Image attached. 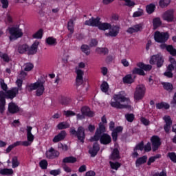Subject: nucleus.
Segmentation results:
<instances>
[{"label": "nucleus", "instance_id": "nucleus-51", "mask_svg": "<svg viewBox=\"0 0 176 176\" xmlns=\"http://www.w3.org/2000/svg\"><path fill=\"white\" fill-rule=\"evenodd\" d=\"M125 2V6H128L129 8H134L135 6V3L131 0H121Z\"/></svg>", "mask_w": 176, "mask_h": 176}, {"label": "nucleus", "instance_id": "nucleus-8", "mask_svg": "<svg viewBox=\"0 0 176 176\" xmlns=\"http://www.w3.org/2000/svg\"><path fill=\"white\" fill-rule=\"evenodd\" d=\"M168 38L169 35L168 32H160L159 31L155 32L154 39L155 42L164 43V42L168 40Z\"/></svg>", "mask_w": 176, "mask_h": 176}, {"label": "nucleus", "instance_id": "nucleus-29", "mask_svg": "<svg viewBox=\"0 0 176 176\" xmlns=\"http://www.w3.org/2000/svg\"><path fill=\"white\" fill-rule=\"evenodd\" d=\"M137 66L139 67V68L144 69V71H151L152 69V65H145L142 63H138Z\"/></svg>", "mask_w": 176, "mask_h": 176}, {"label": "nucleus", "instance_id": "nucleus-41", "mask_svg": "<svg viewBox=\"0 0 176 176\" xmlns=\"http://www.w3.org/2000/svg\"><path fill=\"white\" fill-rule=\"evenodd\" d=\"M166 50L171 54V56H176V50L173 45H167Z\"/></svg>", "mask_w": 176, "mask_h": 176}, {"label": "nucleus", "instance_id": "nucleus-1", "mask_svg": "<svg viewBox=\"0 0 176 176\" xmlns=\"http://www.w3.org/2000/svg\"><path fill=\"white\" fill-rule=\"evenodd\" d=\"M110 104L113 108H117V109H123L124 108L131 109L130 99L122 94L114 95L111 100Z\"/></svg>", "mask_w": 176, "mask_h": 176}, {"label": "nucleus", "instance_id": "nucleus-63", "mask_svg": "<svg viewBox=\"0 0 176 176\" xmlns=\"http://www.w3.org/2000/svg\"><path fill=\"white\" fill-rule=\"evenodd\" d=\"M125 118L127 121L131 122L134 120V114H126Z\"/></svg>", "mask_w": 176, "mask_h": 176}, {"label": "nucleus", "instance_id": "nucleus-64", "mask_svg": "<svg viewBox=\"0 0 176 176\" xmlns=\"http://www.w3.org/2000/svg\"><path fill=\"white\" fill-rule=\"evenodd\" d=\"M144 149V142H141L140 144H138L135 147V151H143Z\"/></svg>", "mask_w": 176, "mask_h": 176}, {"label": "nucleus", "instance_id": "nucleus-59", "mask_svg": "<svg viewBox=\"0 0 176 176\" xmlns=\"http://www.w3.org/2000/svg\"><path fill=\"white\" fill-rule=\"evenodd\" d=\"M50 174L54 176L60 175L61 174V170L60 169L52 170L51 171H50Z\"/></svg>", "mask_w": 176, "mask_h": 176}, {"label": "nucleus", "instance_id": "nucleus-55", "mask_svg": "<svg viewBox=\"0 0 176 176\" xmlns=\"http://www.w3.org/2000/svg\"><path fill=\"white\" fill-rule=\"evenodd\" d=\"M3 9H8L9 8V0H0Z\"/></svg>", "mask_w": 176, "mask_h": 176}, {"label": "nucleus", "instance_id": "nucleus-35", "mask_svg": "<svg viewBox=\"0 0 176 176\" xmlns=\"http://www.w3.org/2000/svg\"><path fill=\"white\" fill-rule=\"evenodd\" d=\"M100 89L103 93H107L109 90V85L107 81H104L100 86Z\"/></svg>", "mask_w": 176, "mask_h": 176}, {"label": "nucleus", "instance_id": "nucleus-50", "mask_svg": "<svg viewBox=\"0 0 176 176\" xmlns=\"http://www.w3.org/2000/svg\"><path fill=\"white\" fill-rule=\"evenodd\" d=\"M132 72L134 74H137L138 75H142V76L145 75V72H144V70H142V68L138 69V68L135 67L133 69Z\"/></svg>", "mask_w": 176, "mask_h": 176}, {"label": "nucleus", "instance_id": "nucleus-40", "mask_svg": "<svg viewBox=\"0 0 176 176\" xmlns=\"http://www.w3.org/2000/svg\"><path fill=\"white\" fill-rule=\"evenodd\" d=\"M162 85L164 89H165V90H167V91H173V84L170 82H162Z\"/></svg>", "mask_w": 176, "mask_h": 176}, {"label": "nucleus", "instance_id": "nucleus-22", "mask_svg": "<svg viewBox=\"0 0 176 176\" xmlns=\"http://www.w3.org/2000/svg\"><path fill=\"white\" fill-rule=\"evenodd\" d=\"M8 111L10 113H17L20 111L19 106L13 102L8 104Z\"/></svg>", "mask_w": 176, "mask_h": 176}, {"label": "nucleus", "instance_id": "nucleus-54", "mask_svg": "<svg viewBox=\"0 0 176 176\" xmlns=\"http://www.w3.org/2000/svg\"><path fill=\"white\" fill-rule=\"evenodd\" d=\"M42 35H43V31L42 30H39L37 32L33 34V38L41 39L42 38Z\"/></svg>", "mask_w": 176, "mask_h": 176}, {"label": "nucleus", "instance_id": "nucleus-15", "mask_svg": "<svg viewBox=\"0 0 176 176\" xmlns=\"http://www.w3.org/2000/svg\"><path fill=\"white\" fill-rule=\"evenodd\" d=\"M46 157H47V159H54L56 157H58V156H60V153L56 150H54V148H53V147H51L50 148V150H48L46 153Z\"/></svg>", "mask_w": 176, "mask_h": 176}, {"label": "nucleus", "instance_id": "nucleus-32", "mask_svg": "<svg viewBox=\"0 0 176 176\" xmlns=\"http://www.w3.org/2000/svg\"><path fill=\"white\" fill-rule=\"evenodd\" d=\"M46 43L50 45V46H56V45H57V40L54 37H48L46 39Z\"/></svg>", "mask_w": 176, "mask_h": 176}, {"label": "nucleus", "instance_id": "nucleus-27", "mask_svg": "<svg viewBox=\"0 0 176 176\" xmlns=\"http://www.w3.org/2000/svg\"><path fill=\"white\" fill-rule=\"evenodd\" d=\"M110 159L111 160H116V159H120V155H119V150L118 148H114L110 155Z\"/></svg>", "mask_w": 176, "mask_h": 176}, {"label": "nucleus", "instance_id": "nucleus-4", "mask_svg": "<svg viewBox=\"0 0 176 176\" xmlns=\"http://www.w3.org/2000/svg\"><path fill=\"white\" fill-rule=\"evenodd\" d=\"M27 90L28 91H32V90L36 91V95L37 97H41L42 94L45 92V86H43V82H36L33 84H30L27 87Z\"/></svg>", "mask_w": 176, "mask_h": 176}, {"label": "nucleus", "instance_id": "nucleus-57", "mask_svg": "<svg viewBox=\"0 0 176 176\" xmlns=\"http://www.w3.org/2000/svg\"><path fill=\"white\" fill-rule=\"evenodd\" d=\"M40 167L43 170H46L47 168V161L43 160L40 162Z\"/></svg>", "mask_w": 176, "mask_h": 176}, {"label": "nucleus", "instance_id": "nucleus-26", "mask_svg": "<svg viewBox=\"0 0 176 176\" xmlns=\"http://www.w3.org/2000/svg\"><path fill=\"white\" fill-rule=\"evenodd\" d=\"M146 160H148V157L146 155L138 158L135 162L136 167H140L142 164H144V163H146Z\"/></svg>", "mask_w": 176, "mask_h": 176}, {"label": "nucleus", "instance_id": "nucleus-16", "mask_svg": "<svg viewBox=\"0 0 176 176\" xmlns=\"http://www.w3.org/2000/svg\"><path fill=\"white\" fill-rule=\"evenodd\" d=\"M140 31H142V24L141 23L128 28L126 32H128V34H135V32H140Z\"/></svg>", "mask_w": 176, "mask_h": 176}, {"label": "nucleus", "instance_id": "nucleus-58", "mask_svg": "<svg viewBox=\"0 0 176 176\" xmlns=\"http://www.w3.org/2000/svg\"><path fill=\"white\" fill-rule=\"evenodd\" d=\"M168 156L169 159H170V160L172 162H173V163H176V155H175V153H168Z\"/></svg>", "mask_w": 176, "mask_h": 176}, {"label": "nucleus", "instance_id": "nucleus-37", "mask_svg": "<svg viewBox=\"0 0 176 176\" xmlns=\"http://www.w3.org/2000/svg\"><path fill=\"white\" fill-rule=\"evenodd\" d=\"M170 2L171 0H160L159 5L160 8H167V6L170 5Z\"/></svg>", "mask_w": 176, "mask_h": 176}, {"label": "nucleus", "instance_id": "nucleus-6", "mask_svg": "<svg viewBox=\"0 0 176 176\" xmlns=\"http://www.w3.org/2000/svg\"><path fill=\"white\" fill-rule=\"evenodd\" d=\"M145 91L146 88L144 85H138L134 93L135 101H140V100H142L145 96Z\"/></svg>", "mask_w": 176, "mask_h": 176}, {"label": "nucleus", "instance_id": "nucleus-19", "mask_svg": "<svg viewBox=\"0 0 176 176\" xmlns=\"http://www.w3.org/2000/svg\"><path fill=\"white\" fill-rule=\"evenodd\" d=\"M6 104V100H5V92L3 91H0V112L3 113L5 111V104Z\"/></svg>", "mask_w": 176, "mask_h": 176}, {"label": "nucleus", "instance_id": "nucleus-13", "mask_svg": "<svg viewBox=\"0 0 176 176\" xmlns=\"http://www.w3.org/2000/svg\"><path fill=\"white\" fill-rule=\"evenodd\" d=\"M17 94H19V88L14 87L4 93V100L5 98L13 100V98H14Z\"/></svg>", "mask_w": 176, "mask_h": 176}, {"label": "nucleus", "instance_id": "nucleus-28", "mask_svg": "<svg viewBox=\"0 0 176 176\" xmlns=\"http://www.w3.org/2000/svg\"><path fill=\"white\" fill-rule=\"evenodd\" d=\"M25 52H28V45L27 44L19 45L18 46V52L23 54Z\"/></svg>", "mask_w": 176, "mask_h": 176}, {"label": "nucleus", "instance_id": "nucleus-7", "mask_svg": "<svg viewBox=\"0 0 176 176\" xmlns=\"http://www.w3.org/2000/svg\"><path fill=\"white\" fill-rule=\"evenodd\" d=\"M70 133L72 135H76L78 140L82 144L85 142V129L82 126L78 127V130H75V128L70 129Z\"/></svg>", "mask_w": 176, "mask_h": 176}, {"label": "nucleus", "instance_id": "nucleus-45", "mask_svg": "<svg viewBox=\"0 0 176 176\" xmlns=\"http://www.w3.org/2000/svg\"><path fill=\"white\" fill-rule=\"evenodd\" d=\"M96 52L98 54H108V49L107 48L98 47L96 49Z\"/></svg>", "mask_w": 176, "mask_h": 176}, {"label": "nucleus", "instance_id": "nucleus-2", "mask_svg": "<svg viewBox=\"0 0 176 176\" xmlns=\"http://www.w3.org/2000/svg\"><path fill=\"white\" fill-rule=\"evenodd\" d=\"M101 19L100 17L96 18H91L90 19L86 21L85 22V25H89L91 27H98L99 30L102 31H107V30H109L111 28V24L109 23H101L100 21Z\"/></svg>", "mask_w": 176, "mask_h": 176}, {"label": "nucleus", "instance_id": "nucleus-25", "mask_svg": "<svg viewBox=\"0 0 176 176\" xmlns=\"http://www.w3.org/2000/svg\"><path fill=\"white\" fill-rule=\"evenodd\" d=\"M71 101H72V100L70 98H67L65 96H61L59 100L60 104H61V105H64L65 107L69 105V104H71Z\"/></svg>", "mask_w": 176, "mask_h": 176}, {"label": "nucleus", "instance_id": "nucleus-48", "mask_svg": "<svg viewBox=\"0 0 176 176\" xmlns=\"http://www.w3.org/2000/svg\"><path fill=\"white\" fill-rule=\"evenodd\" d=\"M67 28L70 31V34H74V21L70 19L67 23Z\"/></svg>", "mask_w": 176, "mask_h": 176}, {"label": "nucleus", "instance_id": "nucleus-24", "mask_svg": "<svg viewBox=\"0 0 176 176\" xmlns=\"http://www.w3.org/2000/svg\"><path fill=\"white\" fill-rule=\"evenodd\" d=\"M81 112L85 115V116H89V118H92V116H94V113L93 111H90V108L87 107H84L81 109Z\"/></svg>", "mask_w": 176, "mask_h": 176}, {"label": "nucleus", "instance_id": "nucleus-18", "mask_svg": "<svg viewBox=\"0 0 176 176\" xmlns=\"http://www.w3.org/2000/svg\"><path fill=\"white\" fill-rule=\"evenodd\" d=\"M67 137V132L65 131H61L60 133L54 136L52 141L54 144L57 142H60V141H63Z\"/></svg>", "mask_w": 176, "mask_h": 176}, {"label": "nucleus", "instance_id": "nucleus-31", "mask_svg": "<svg viewBox=\"0 0 176 176\" xmlns=\"http://www.w3.org/2000/svg\"><path fill=\"white\" fill-rule=\"evenodd\" d=\"M23 68V71H25V72H30V71L34 69V65L31 63H25Z\"/></svg>", "mask_w": 176, "mask_h": 176}, {"label": "nucleus", "instance_id": "nucleus-44", "mask_svg": "<svg viewBox=\"0 0 176 176\" xmlns=\"http://www.w3.org/2000/svg\"><path fill=\"white\" fill-rule=\"evenodd\" d=\"M123 82L124 83H133L134 80L133 79V77H131V75L129 74L123 78Z\"/></svg>", "mask_w": 176, "mask_h": 176}, {"label": "nucleus", "instance_id": "nucleus-47", "mask_svg": "<svg viewBox=\"0 0 176 176\" xmlns=\"http://www.w3.org/2000/svg\"><path fill=\"white\" fill-rule=\"evenodd\" d=\"M155 5L153 4H150L146 6V12L148 13V14H152L155 12Z\"/></svg>", "mask_w": 176, "mask_h": 176}, {"label": "nucleus", "instance_id": "nucleus-43", "mask_svg": "<svg viewBox=\"0 0 176 176\" xmlns=\"http://www.w3.org/2000/svg\"><path fill=\"white\" fill-rule=\"evenodd\" d=\"M0 58H1V60H3L5 63H9V61H10V58H9L8 54L0 52Z\"/></svg>", "mask_w": 176, "mask_h": 176}, {"label": "nucleus", "instance_id": "nucleus-11", "mask_svg": "<svg viewBox=\"0 0 176 176\" xmlns=\"http://www.w3.org/2000/svg\"><path fill=\"white\" fill-rule=\"evenodd\" d=\"M151 144H152V149L153 152H156L159 148H160V145H162V142L160 141V138L157 135H154L151 138Z\"/></svg>", "mask_w": 176, "mask_h": 176}, {"label": "nucleus", "instance_id": "nucleus-39", "mask_svg": "<svg viewBox=\"0 0 176 176\" xmlns=\"http://www.w3.org/2000/svg\"><path fill=\"white\" fill-rule=\"evenodd\" d=\"M157 109H163L164 108L165 109H168L170 108V104L164 102L158 103L156 104Z\"/></svg>", "mask_w": 176, "mask_h": 176}, {"label": "nucleus", "instance_id": "nucleus-10", "mask_svg": "<svg viewBox=\"0 0 176 176\" xmlns=\"http://www.w3.org/2000/svg\"><path fill=\"white\" fill-rule=\"evenodd\" d=\"M120 31V26L119 25H110L109 28V32L105 33L106 36H111V38H115L119 35V32Z\"/></svg>", "mask_w": 176, "mask_h": 176}, {"label": "nucleus", "instance_id": "nucleus-36", "mask_svg": "<svg viewBox=\"0 0 176 176\" xmlns=\"http://www.w3.org/2000/svg\"><path fill=\"white\" fill-rule=\"evenodd\" d=\"M81 50L82 53L86 54V56H89L90 54V47L87 45H82L81 46Z\"/></svg>", "mask_w": 176, "mask_h": 176}, {"label": "nucleus", "instance_id": "nucleus-49", "mask_svg": "<svg viewBox=\"0 0 176 176\" xmlns=\"http://www.w3.org/2000/svg\"><path fill=\"white\" fill-rule=\"evenodd\" d=\"M109 163H110L111 168L113 170H118V168H119L120 167V166H122V164L119 162H109Z\"/></svg>", "mask_w": 176, "mask_h": 176}, {"label": "nucleus", "instance_id": "nucleus-20", "mask_svg": "<svg viewBox=\"0 0 176 176\" xmlns=\"http://www.w3.org/2000/svg\"><path fill=\"white\" fill-rule=\"evenodd\" d=\"M38 46H39V41H36L30 47H28V54H35L38 52Z\"/></svg>", "mask_w": 176, "mask_h": 176}, {"label": "nucleus", "instance_id": "nucleus-21", "mask_svg": "<svg viewBox=\"0 0 176 176\" xmlns=\"http://www.w3.org/2000/svg\"><path fill=\"white\" fill-rule=\"evenodd\" d=\"M163 119L166 122V125L164 126V130L166 133H168V131H170V126H171L173 122L171 121V118L168 116H165Z\"/></svg>", "mask_w": 176, "mask_h": 176}, {"label": "nucleus", "instance_id": "nucleus-53", "mask_svg": "<svg viewBox=\"0 0 176 176\" xmlns=\"http://www.w3.org/2000/svg\"><path fill=\"white\" fill-rule=\"evenodd\" d=\"M160 157V155H157L155 156L151 157L147 162L148 166H151V164H152V163H153L155 160H156V159H159Z\"/></svg>", "mask_w": 176, "mask_h": 176}, {"label": "nucleus", "instance_id": "nucleus-3", "mask_svg": "<svg viewBox=\"0 0 176 176\" xmlns=\"http://www.w3.org/2000/svg\"><path fill=\"white\" fill-rule=\"evenodd\" d=\"M32 126H27L26 129V133H27V141H18L12 144V146H14V148H16V146H19L20 145H23V146H30L32 142H34V136L32 135Z\"/></svg>", "mask_w": 176, "mask_h": 176}, {"label": "nucleus", "instance_id": "nucleus-62", "mask_svg": "<svg viewBox=\"0 0 176 176\" xmlns=\"http://www.w3.org/2000/svg\"><path fill=\"white\" fill-rule=\"evenodd\" d=\"M16 86H18L16 89H19V90H23V89L21 88V86H23V80L17 79L16 81Z\"/></svg>", "mask_w": 176, "mask_h": 176}, {"label": "nucleus", "instance_id": "nucleus-30", "mask_svg": "<svg viewBox=\"0 0 176 176\" xmlns=\"http://www.w3.org/2000/svg\"><path fill=\"white\" fill-rule=\"evenodd\" d=\"M76 157L70 156L66 157L63 160V163H76Z\"/></svg>", "mask_w": 176, "mask_h": 176}, {"label": "nucleus", "instance_id": "nucleus-61", "mask_svg": "<svg viewBox=\"0 0 176 176\" xmlns=\"http://www.w3.org/2000/svg\"><path fill=\"white\" fill-rule=\"evenodd\" d=\"M58 148L59 149H61L64 152H66V151H68V146H67V144H63L62 143L58 144Z\"/></svg>", "mask_w": 176, "mask_h": 176}, {"label": "nucleus", "instance_id": "nucleus-38", "mask_svg": "<svg viewBox=\"0 0 176 176\" xmlns=\"http://www.w3.org/2000/svg\"><path fill=\"white\" fill-rule=\"evenodd\" d=\"M58 130H64L65 129H69V124L68 122H60L57 126Z\"/></svg>", "mask_w": 176, "mask_h": 176}, {"label": "nucleus", "instance_id": "nucleus-52", "mask_svg": "<svg viewBox=\"0 0 176 176\" xmlns=\"http://www.w3.org/2000/svg\"><path fill=\"white\" fill-rule=\"evenodd\" d=\"M63 115L66 116V118H69L70 116H75L76 113L75 112L71 111V110H67V111H63Z\"/></svg>", "mask_w": 176, "mask_h": 176}, {"label": "nucleus", "instance_id": "nucleus-23", "mask_svg": "<svg viewBox=\"0 0 176 176\" xmlns=\"http://www.w3.org/2000/svg\"><path fill=\"white\" fill-rule=\"evenodd\" d=\"M100 151V146L98 143H95L93 147L89 149V153L92 157H94L97 155L98 152Z\"/></svg>", "mask_w": 176, "mask_h": 176}, {"label": "nucleus", "instance_id": "nucleus-5", "mask_svg": "<svg viewBox=\"0 0 176 176\" xmlns=\"http://www.w3.org/2000/svg\"><path fill=\"white\" fill-rule=\"evenodd\" d=\"M9 32L10 34V41H16V39H19V38H21V36H23V30L16 27L10 28L9 29Z\"/></svg>", "mask_w": 176, "mask_h": 176}, {"label": "nucleus", "instance_id": "nucleus-14", "mask_svg": "<svg viewBox=\"0 0 176 176\" xmlns=\"http://www.w3.org/2000/svg\"><path fill=\"white\" fill-rule=\"evenodd\" d=\"M104 131H105V126L100 123L99 129H97L95 135L90 139V141H98V140H100V138L101 137V133H104Z\"/></svg>", "mask_w": 176, "mask_h": 176}, {"label": "nucleus", "instance_id": "nucleus-12", "mask_svg": "<svg viewBox=\"0 0 176 176\" xmlns=\"http://www.w3.org/2000/svg\"><path fill=\"white\" fill-rule=\"evenodd\" d=\"M162 19L168 23H171L174 21V9H170L166 10L162 14Z\"/></svg>", "mask_w": 176, "mask_h": 176}, {"label": "nucleus", "instance_id": "nucleus-17", "mask_svg": "<svg viewBox=\"0 0 176 176\" xmlns=\"http://www.w3.org/2000/svg\"><path fill=\"white\" fill-rule=\"evenodd\" d=\"M99 140L100 144H103V145H108V144H111V141H112L111 136L107 133H104L102 135H100Z\"/></svg>", "mask_w": 176, "mask_h": 176}, {"label": "nucleus", "instance_id": "nucleus-60", "mask_svg": "<svg viewBox=\"0 0 176 176\" xmlns=\"http://www.w3.org/2000/svg\"><path fill=\"white\" fill-rule=\"evenodd\" d=\"M76 85L77 87L78 86H85V85H83V78H76Z\"/></svg>", "mask_w": 176, "mask_h": 176}, {"label": "nucleus", "instance_id": "nucleus-56", "mask_svg": "<svg viewBox=\"0 0 176 176\" xmlns=\"http://www.w3.org/2000/svg\"><path fill=\"white\" fill-rule=\"evenodd\" d=\"M144 14V10L140 9L139 10L135 12L133 14V17H141Z\"/></svg>", "mask_w": 176, "mask_h": 176}, {"label": "nucleus", "instance_id": "nucleus-33", "mask_svg": "<svg viewBox=\"0 0 176 176\" xmlns=\"http://www.w3.org/2000/svg\"><path fill=\"white\" fill-rule=\"evenodd\" d=\"M0 174H1V175H12V174H13V169H1L0 170Z\"/></svg>", "mask_w": 176, "mask_h": 176}, {"label": "nucleus", "instance_id": "nucleus-9", "mask_svg": "<svg viewBox=\"0 0 176 176\" xmlns=\"http://www.w3.org/2000/svg\"><path fill=\"white\" fill-rule=\"evenodd\" d=\"M156 63L157 67H158V68H160V67L163 65L164 59H163V56L162 55L157 54L151 56L150 59V64H151V65H154V64H156Z\"/></svg>", "mask_w": 176, "mask_h": 176}, {"label": "nucleus", "instance_id": "nucleus-42", "mask_svg": "<svg viewBox=\"0 0 176 176\" xmlns=\"http://www.w3.org/2000/svg\"><path fill=\"white\" fill-rule=\"evenodd\" d=\"M75 72L76 74V78H83L85 72L79 69V67H75Z\"/></svg>", "mask_w": 176, "mask_h": 176}, {"label": "nucleus", "instance_id": "nucleus-46", "mask_svg": "<svg viewBox=\"0 0 176 176\" xmlns=\"http://www.w3.org/2000/svg\"><path fill=\"white\" fill-rule=\"evenodd\" d=\"M12 168H16L20 166V162H19V160L17 157H14L12 160Z\"/></svg>", "mask_w": 176, "mask_h": 176}, {"label": "nucleus", "instance_id": "nucleus-34", "mask_svg": "<svg viewBox=\"0 0 176 176\" xmlns=\"http://www.w3.org/2000/svg\"><path fill=\"white\" fill-rule=\"evenodd\" d=\"M153 24L155 30L158 27H160L162 25V21L160 20V18H155L153 20Z\"/></svg>", "mask_w": 176, "mask_h": 176}]
</instances>
